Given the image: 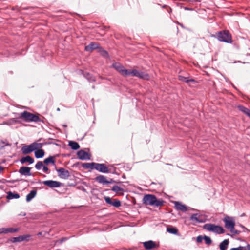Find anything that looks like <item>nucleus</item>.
<instances>
[{
    "instance_id": "obj_35",
    "label": "nucleus",
    "mask_w": 250,
    "mask_h": 250,
    "mask_svg": "<svg viewBox=\"0 0 250 250\" xmlns=\"http://www.w3.org/2000/svg\"><path fill=\"white\" fill-rule=\"evenodd\" d=\"M132 71L131 69H125L123 74L124 76H132Z\"/></svg>"
},
{
    "instance_id": "obj_23",
    "label": "nucleus",
    "mask_w": 250,
    "mask_h": 250,
    "mask_svg": "<svg viewBox=\"0 0 250 250\" xmlns=\"http://www.w3.org/2000/svg\"><path fill=\"white\" fill-rule=\"evenodd\" d=\"M44 151L43 149H40L37 150L35 152V156L37 158H42L44 155Z\"/></svg>"
},
{
    "instance_id": "obj_16",
    "label": "nucleus",
    "mask_w": 250,
    "mask_h": 250,
    "mask_svg": "<svg viewBox=\"0 0 250 250\" xmlns=\"http://www.w3.org/2000/svg\"><path fill=\"white\" fill-rule=\"evenodd\" d=\"M143 245L145 249L147 250L151 249L157 247L155 243L152 240L144 242Z\"/></svg>"
},
{
    "instance_id": "obj_9",
    "label": "nucleus",
    "mask_w": 250,
    "mask_h": 250,
    "mask_svg": "<svg viewBox=\"0 0 250 250\" xmlns=\"http://www.w3.org/2000/svg\"><path fill=\"white\" fill-rule=\"evenodd\" d=\"M78 157L81 160H88L90 159V155L86 152L83 150H79L77 152Z\"/></svg>"
},
{
    "instance_id": "obj_28",
    "label": "nucleus",
    "mask_w": 250,
    "mask_h": 250,
    "mask_svg": "<svg viewBox=\"0 0 250 250\" xmlns=\"http://www.w3.org/2000/svg\"><path fill=\"white\" fill-rule=\"evenodd\" d=\"M98 52L105 58L108 57V52L106 50L103 49L102 47H99V48H98Z\"/></svg>"
},
{
    "instance_id": "obj_41",
    "label": "nucleus",
    "mask_w": 250,
    "mask_h": 250,
    "mask_svg": "<svg viewBox=\"0 0 250 250\" xmlns=\"http://www.w3.org/2000/svg\"><path fill=\"white\" fill-rule=\"evenodd\" d=\"M229 250H247L244 247L239 246L237 248H233L230 249Z\"/></svg>"
},
{
    "instance_id": "obj_22",
    "label": "nucleus",
    "mask_w": 250,
    "mask_h": 250,
    "mask_svg": "<svg viewBox=\"0 0 250 250\" xmlns=\"http://www.w3.org/2000/svg\"><path fill=\"white\" fill-rule=\"evenodd\" d=\"M111 190L113 191H114L119 194H123V191L124 190V189L122 188H121L117 185L114 186L112 187Z\"/></svg>"
},
{
    "instance_id": "obj_10",
    "label": "nucleus",
    "mask_w": 250,
    "mask_h": 250,
    "mask_svg": "<svg viewBox=\"0 0 250 250\" xmlns=\"http://www.w3.org/2000/svg\"><path fill=\"white\" fill-rule=\"evenodd\" d=\"M132 76H136L144 79H147L149 77L148 75L144 74L143 72L136 69H132Z\"/></svg>"
},
{
    "instance_id": "obj_49",
    "label": "nucleus",
    "mask_w": 250,
    "mask_h": 250,
    "mask_svg": "<svg viewBox=\"0 0 250 250\" xmlns=\"http://www.w3.org/2000/svg\"><path fill=\"white\" fill-rule=\"evenodd\" d=\"M3 124L7 125H9V124L7 123H3Z\"/></svg>"
},
{
    "instance_id": "obj_12",
    "label": "nucleus",
    "mask_w": 250,
    "mask_h": 250,
    "mask_svg": "<svg viewBox=\"0 0 250 250\" xmlns=\"http://www.w3.org/2000/svg\"><path fill=\"white\" fill-rule=\"evenodd\" d=\"M31 168L26 167H21L19 169V173L21 175L30 176L31 173L30 172Z\"/></svg>"
},
{
    "instance_id": "obj_48",
    "label": "nucleus",
    "mask_w": 250,
    "mask_h": 250,
    "mask_svg": "<svg viewBox=\"0 0 250 250\" xmlns=\"http://www.w3.org/2000/svg\"><path fill=\"white\" fill-rule=\"evenodd\" d=\"M65 239H66V238H62V240H61V242H61V243L62 242H63L64 240H65Z\"/></svg>"
},
{
    "instance_id": "obj_27",
    "label": "nucleus",
    "mask_w": 250,
    "mask_h": 250,
    "mask_svg": "<svg viewBox=\"0 0 250 250\" xmlns=\"http://www.w3.org/2000/svg\"><path fill=\"white\" fill-rule=\"evenodd\" d=\"M95 163H94V162L83 163L82 164V166L83 167H84L85 168H89V169H93L94 168V167L95 166Z\"/></svg>"
},
{
    "instance_id": "obj_17",
    "label": "nucleus",
    "mask_w": 250,
    "mask_h": 250,
    "mask_svg": "<svg viewBox=\"0 0 250 250\" xmlns=\"http://www.w3.org/2000/svg\"><path fill=\"white\" fill-rule=\"evenodd\" d=\"M238 109L239 110L243 112L244 114H245L246 115H247L248 117L250 118V110L248 108L242 106V105H238L237 106Z\"/></svg>"
},
{
    "instance_id": "obj_24",
    "label": "nucleus",
    "mask_w": 250,
    "mask_h": 250,
    "mask_svg": "<svg viewBox=\"0 0 250 250\" xmlns=\"http://www.w3.org/2000/svg\"><path fill=\"white\" fill-rule=\"evenodd\" d=\"M37 191L36 190H32L26 196V201L27 202L30 201L36 195Z\"/></svg>"
},
{
    "instance_id": "obj_6",
    "label": "nucleus",
    "mask_w": 250,
    "mask_h": 250,
    "mask_svg": "<svg viewBox=\"0 0 250 250\" xmlns=\"http://www.w3.org/2000/svg\"><path fill=\"white\" fill-rule=\"evenodd\" d=\"M55 169L58 172V176L61 179H67L70 176V173L68 170L64 168H57L55 167Z\"/></svg>"
},
{
    "instance_id": "obj_20",
    "label": "nucleus",
    "mask_w": 250,
    "mask_h": 250,
    "mask_svg": "<svg viewBox=\"0 0 250 250\" xmlns=\"http://www.w3.org/2000/svg\"><path fill=\"white\" fill-rule=\"evenodd\" d=\"M229 243V239H225L219 245L220 250H226Z\"/></svg>"
},
{
    "instance_id": "obj_13",
    "label": "nucleus",
    "mask_w": 250,
    "mask_h": 250,
    "mask_svg": "<svg viewBox=\"0 0 250 250\" xmlns=\"http://www.w3.org/2000/svg\"><path fill=\"white\" fill-rule=\"evenodd\" d=\"M22 153L24 154H29L34 150V147L32 144L29 145H27L23 146L21 148Z\"/></svg>"
},
{
    "instance_id": "obj_8",
    "label": "nucleus",
    "mask_w": 250,
    "mask_h": 250,
    "mask_svg": "<svg viewBox=\"0 0 250 250\" xmlns=\"http://www.w3.org/2000/svg\"><path fill=\"white\" fill-rule=\"evenodd\" d=\"M94 168V169L103 173H107L109 172V169L104 164L95 163Z\"/></svg>"
},
{
    "instance_id": "obj_39",
    "label": "nucleus",
    "mask_w": 250,
    "mask_h": 250,
    "mask_svg": "<svg viewBox=\"0 0 250 250\" xmlns=\"http://www.w3.org/2000/svg\"><path fill=\"white\" fill-rule=\"evenodd\" d=\"M6 233H13L15 232L18 231V229H14V228H6Z\"/></svg>"
},
{
    "instance_id": "obj_38",
    "label": "nucleus",
    "mask_w": 250,
    "mask_h": 250,
    "mask_svg": "<svg viewBox=\"0 0 250 250\" xmlns=\"http://www.w3.org/2000/svg\"><path fill=\"white\" fill-rule=\"evenodd\" d=\"M204 239L205 240L206 243L208 245H210L212 242L210 238L208 236H204Z\"/></svg>"
},
{
    "instance_id": "obj_46",
    "label": "nucleus",
    "mask_w": 250,
    "mask_h": 250,
    "mask_svg": "<svg viewBox=\"0 0 250 250\" xmlns=\"http://www.w3.org/2000/svg\"><path fill=\"white\" fill-rule=\"evenodd\" d=\"M4 169V168L0 166V173Z\"/></svg>"
},
{
    "instance_id": "obj_47",
    "label": "nucleus",
    "mask_w": 250,
    "mask_h": 250,
    "mask_svg": "<svg viewBox=\"0 0 250 250\" xmlns=\"http://www.w3.org/2000/svg\"><path fill=\"white\" fill-rule=\"evenodd\" d=\"M247 250H250V245L248 244L247 246Z\"/></svg>"
},
{
    "instance_id": "obj_18",
    "label": "nucleus",
    "mask_w": 250,
    "mask_h": 250,
    "mask_svg": "<svg viewBox=\"0 0 250 250\" xmlns=\"http://www.w3.org/2000/svg\"><path fill=\"white\" fill-rule=\"evenodd\" d=\"M114 68L116 69L121 75H123L125 68L120 63H116L113 64Z\"/></svg>"
},
{
    "instance_id": "obj_44",
    "label": "nucleus",
    "mask_w": 250,
    "mask_h": 250,
    "mask_svg": "<svg viewBox=\"0 0 250 250\" xmlns=\"http://www.w3.org/2000/svg\"><path fill=\"white\" fill-rule=\"evenodd\" d=\"M42 168H43V171L44 172L46 173H49V171H48L49 169L47 167H46L45 166H43Z\"/></svg>"
},
{
    "instance_id": "obj_2",
    "label": "nucleus",
    "mask_w": 250,
    "mask_h": 250,
    "mask_svg": "<svg viewBox=\"0 0 250 250\" xmlns=\"http://www.w3.org/2000/svg\"><path fill=\"white\" fill-rule=\"evenodd\" d=\"M19 118L26 122L41 121L38 114H34L27 111H24L20 114Z\"/></svg>"
},
{
    "instance_id": "obj_30",
    "label": "nucleus",
    "mask_w": 250,
    "mask_h": 250,
    "mask_svg": "<svg viewBox=\"0 0 250 250\" xmlns=\"http://www.w3.org/2000/svg\"><path fill=\"white\" fill-rule=\"evenodd\" d=\"M55 162V161L54 158L53 157H52V156H50L48 158H46L43 161V163L46 165H48L50 163H52L53 164H54Z\"/></svg>"
},
{
    "instance_id": "obj_37",
    "label": "nucleus",
    "mask_w": 250,
    "mask_h": 250,
    "mask_svg": "<svg viewBox=\"0 0 250 250\" xmlns=\"http://www.w3.org/2000/svg\"><path fill=\"white\" fill-rule=\"evenodd\" d=\"M43 163L42 161H39L37 162V163L35 165V168L39 170L42 167H43Z\"/></svg>"
},
{
    "instance_id": "obj_21",
    "label": "nucleus",
    "mask_w": 250,
    "mask_h": 250,
    "mask_svg": "<svg viewBox=\"0 0 250 250\" xmlns=\"http://www.w3.org/2000/svg\"><path fill=\"white\" fill-rule=\"evenodd\" d=\"M69 146L73 150H77L80 148V145L79 144L76 142L72 141H69Z\"/></svg>"
},
{
    "instance_id": "obj_34",
    "label": "nucleus",
    "mask_w": 250,
    "mask_h": 250,
    "mask_svg": "<svg viewBox=\"0 0 250 250\" xmlns=\"http://www.w3.org/2000/svg\"><path fill=\"white\" fill-rule=\"evenodd\" d=\"M10 241L13 243L21 242L22 240L21 235L16 237H12L10 239Z\"/></svg>"
},
{
    "instance_id": "obj_45",
    "label": "nucleus",
    "mask_w": 250,
    "mask_h": 250,
    "mask_svg": "<svg viewBox=\"0 0 250 250\" xmlns=\"http://www.w3.org/2000/svg\"><path fill=\"white\" fill-rule=\"evenodd\" d=\"M6 233V228L0 229V234Z\"/></svg>"
},
{
    "instance_id": "obj_7",
    "label": "nucleus",
    "mask_w": 250,
    "mask_h": 250,
    "mask_svg": "<svg viewBox=\"0 0 250 250\" xmlns=\"http://www.w3.org/2000/svg\"><path fill=\"white\" fill-rule=\"evenodd\" d=\"M42 184L51 188H59L61 186V183L57 181L46 180L42 182Z\"/></svg>"
},
{
    "instance_id": "obj_42",
    "label": "nucleus",
    "mask_w": 250,
    "mask_h": 250,
    "mask_svg": "<svg viewBox=\"0 0 250 250\" xmlns=\"http://www.w3.org/2000/svg\"><path fill=\"white\" fill-rule=\"evenodd\" d=\"M86 78L90 81H94L95 79L90 74L87 73V75L85 76Z\"/></svg>"
},
{
    "instance_id": "obj_1",
    "label": "nucleus",
    "mask_w": 250,
    "mask_h": 250,
    "mask_svg": "<svg viewBox=\"0 0 250 250\" xmlns=\"http://www.w3.org/2000/svg\"><path fill=\"white\" fill-rule=\"evenodd\" d=\"M143 202L146 205L158 207L163 206L165 202L162 199H158L155 195L147 194L144 197Z\"/></svg>"
},
{
    "instance_id": "obj_15",
    "label": "nucleus",
    "mask_w": 250,
    "mask_h": 250,
    "mask_svg": "<svg viewBox=\"0 0 250 250\" xmlns=\"http://www.w3.org/2000/svg\"><path fill=\"white\" fill-rule=\"evenodd\" d=\"M175 208L177 210L186 211L188 210L187 207L186 205L182 204L179 202H175Z\"/></svg>"
},
{
    "instance_id": "obj_19",
    "label": "nucleus",
    "mask_w": 250,
    "mask_h": 250,
    "mask_svg": "<svg viewBox=\"0 0 250 250\" xmlns=\"http://www.w3.org/2000/svg\"><path fill=\"white\" fill-rule=\"evenodd\" d=\"M22 164L28 162L29 164H32L34 162V159L30 156H27L21 158L20 160Z\"/></svg>"
},
{
    "instance_id": "obj_25",
    "label": "nucleus",
    "mask_w": 250,
    "mask_h": 250,
    "mask_svg": "<svg viewBox=\"0 0 250 250\" xmlns=\"http://www.w3.org/2000/svg\"><path fill=\"white\" fill-rule=\"evenodd\" d=\"M179 80L181 81L185 82L188 83H195V80L192 79H188V78L182 76H179Z\"/></svg>"
},
{
    "instance_id": "obj_29",
    "label": "nucleus",
    "mask_w": 250,
    "mask_h": 250,
    "mask_svg": "<svg viewBox=\"0 0 250 250\" xmlns=\"http://www.w3.org/2000/svg\"><path fill=\"white\" fill-rule=\"evenodd\" d=\"M32 145L34 147V150L41 149L43 146V144L42 143L37 142H34L32 143Z\"/></svg>"
},
{
    "instance_id": "obj_31",
    "label": "nucleus",
    "mask_w": 250,
    "mask_h": 250,
    "mask_svg": "<svg viewBox=\"0 0 250 250\" xmlns=\"http://www.w3.org/2000/svg\"><path fill=\"white\" fill-rule=\"evenodd\" d=\"M199 216L198 214H194L190 217V220L195 222H200V220L199 219Z\"/></svg>"
},
{
    "instance_id": "obj_5",
    "label": "nucleus",
    "mask_w": 250,
    "mask_h": 250,
    "mask_svg": "<svg viewBox=\"0 0 250 250\" xmlns=\"http://www.w3.org/2000/svg\"><path fill=\"white\" fill-rule=\"evenodd\" d=\"M225 224V227L227 229H229L232 233L238 234L239 232L235 229V222L229 217H225L224 219Z\"/></svg>"
},
{
    "instance_id": "obj_4",
    "label": "nucleus",
    "mask_w": 250,
    "mask_h": 250,
    "mask_svg": "<svg viewBox=\"0 0 250 250\" xmlns=\"http://www.w3.org/2000/svg\"><path fill=\"white\" fill-rule=\"evenodd\" d=\"M203 228L208 231H212L217 234H222L225 231L222 227L210 223L205 224L203 226Z\"/></svg>"
},
{
    "instance_id": "obj_26",
    "label": "nucleus",
    "mask_w": 250,
    "mask_h": 250,
    "mask_svg": "<svg viewBox=\"0 0 250 250\" xmlns=\"http://www.w3.org/2000/svg\"><path fill=\"white\" fill-rule=\"evenodd\" d=\"M20 197V195L18 193H13L11 191L9 192L8 193V195H7V198L8 199H14V198H15V199H18Z\"/></svg>"
},
{
    "instance_id": "obj_3",
    "label": "nucleus",
    "mask_w": 250,
    "mask_h": 250,
    "mask_svg": "<svg viewBox=\"0 0 250 250\" xmlns=\"http://www.w3.org/2000/svg\"><path fill=\"white\" fill-rule=\"evenodd\" d=\"M216 37L220 42L231 43L232 39L231 35L228 30H223L216 33Z\"/></svg>"
},
{
    "instance_id": "obj_36",
    "label": "nucleus",
    "mask_w": 250,
    "mask_h": 250,
    "mask_svg": "<svg viewBox=\"0 0 250 250\" xmlns=\"http://www.w3.org/2000/svg\"><path fill=\"white\" fill-rule=\"evenodd\" d=\"M31 236L30 235H21V240H22V241H29Z\"/></svg>"
},
{
    "instance_id": "obj_11",
    "label": "nucleus",
    "mask_w": 250,
    "mask_h": 250,
    "mask_svg": "<svg viewBox=\"0 0 250 250\" xmlns=\"http://www.w3.org/2000/svg\"><path fill=\"white\" fill-rule=\"evenodd\" d=\"M95 180L97 182L103 184H109L111 183L112 182V179H111L110 181H107L106 180V177L102 175L97 176L95 178Z\"/></svg>"
},
{
    "instance_id": "obj_32",
    "label": "nucleus",
    "mask_w": 250,
    "mask_h": 250,
    "mask_svg": "<svg viewBox=\"0 0 250 250\" xmlns=\"http://www.w3.org/2000/svg\"><path fill=\"white\" fill-rule=\"evenodd\" d=\"M111 205L115 207L118 208L121 206V202L117 199H114L113 201H112V204Z\"/></svg>"
},
{
    "instance_id": "obj_14",
    "label": "nucleus",
    "mask_w": 250,
    "mask_h": 250,
    "mask_svg": "<svg viewBox=\"0 0 250 250\" xmlns=\"http://www.w3.org/2000/svg\"><path fill=\"white\" fill-rule=\"evenodd\" d=\"M99 48V44L95 42H91L89 44L85 47V50L86 51H92L95 49L98 50Z\"/></svg>"
},
{
    "instance_id": "obj_40",
    "label": "nucleus",
    "mask_w": 250,
    "mask_h": 250,
    "mask_svg": "<svg viewBox=\"0 0 250 250\" xmlns=\"http://www.w3.org/2000/svg\"><path fill=\"white\" fill-rule=\"evenodd\" d=\"M104 200L106 202V203L109 204V205H111L112 204V200H111V199L109 197H104Z\"/></svg>"
},
{
    "instance_id": "obj_33",
    "label": "nucleus",
    "mask_w": 250,
    "mask_h": 250,
    "mask_svg": "<svg viewBox=\"0 0 250 250\" xmlns=\"http://www.w3.org/2000/svg\"><path fill=\"white\" fill-rule=\"evenodd\" d=\"M167 231L168 232L174 234H177V233L178 232L177 229L175 228H173V227L167 228Z\"/></svg>"
},
{
    "instance_id": "obj_43",
    "label": "nucleus",
    "mask_w": 250,
    "mask_h": 250,
    "mask_svg": "<svg viewBox=\"0 0 250 250\" xmlns=\"http://www.w3.org/2000/svg\"><path fill=\"white\" fill-rule=\"evenodd\" d=\"M203 239H204V237L200 235L197 237L196 240L198 243H201L202 242Z\"/></svg>"
}]
</instances>
